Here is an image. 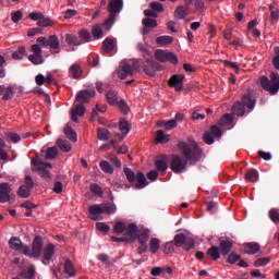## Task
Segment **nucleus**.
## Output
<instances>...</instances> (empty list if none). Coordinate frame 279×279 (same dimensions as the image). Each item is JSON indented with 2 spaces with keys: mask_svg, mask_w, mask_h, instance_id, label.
Segmentation results:
<instances>
[{
  "mask_svg": "<svg viewBox=\"0 0 279 279\" xmlns=\"http://www.w3.org/2000/svg\"><path fill=\"white\" fill-rule=\"evenodd\" d=\"M187 142L179 141L178 149L180 154L184 157V159L177 154L171 155L170 169L175 174H181L186 171L187 165L195 166L199 160H202V156L204 155V150L193 136L187 137Z\"/></svg>",
  "mask_w": 279,
  "mask_h": 279,
  "instance_id": "f257e3e1",
  "label": "nucleus"
},
{
  "mask_svg": "<svg viewBox=\"0 0 279 279\" xmlns=\"http://www.w3.org/2000/svg\"><path fill=\"white\" fill-rule=\"evenodd\" d=\"M37 44L38 45H33L31 47V50L34 52L33 56H41L43 50L40 47H50L53 50L52 54L61 52L60 41L56 35L50 36L49 39H47L46 37H39L37 39Z\"/></svg>",
  "mask_w": 279,
  "mask_h": 279,
  "instance_id": "f03ea898",
  "label": "nucleus"
},
{
  "mask_svg": "<svg viewBox=\"0 0 279 279\" xmlns=\"http://www.w3.org/2000/svg\"><path fill=\"white\" fill-rule=\"evenodd\" d=\"M123 173L126 181L135 189L143 190L148 186L149 182L143 171H137L136 173L129 167L123 168Z\"/></svg>",
  "mask_w": 279,
  "mask_h": 279,
  "instance_id": "7ed1b4c3",
  "label": "nucleus"
},
{
  "mask_svg": "<svg viewBox=\"0 0 279 279\" xmlns=\"http://www.w3.org/2000/svg\"><path fill=\"white\" fill-rule=\"evenodd\" d=\"M124 2L123 0H110L107 5V12L109 13L108 19L104 22L102 26L106 29L112 27L116 22L117 14L121 13L123 10Z\"/></svg>",
  "mask_w": 279,
  "mask_h": 279,
  "instance_id": "20e7f679",
  "label": "nucleus"
},
{
  "mask_svg": "<svg viewBox=\"0 0 279 279\" xmlns=\"http://www.w3.org/2000/svg\"><path fill=\"white\" fill-rule=\"evenodd\" d=\"M256 105V99L251 94H245L242 96V102L236 101L232 106V112L235 114V117H244L245 114V106L248 108L250 112L254 110Z\"/></svg>",
  "mask_w": 279,
  "mask_h": 279,
  "instance_id": "39448f33",
  "label": "nucleus"
},
{
  "mask_svg": "<svg viewBox=\"0 0 279 279\" xmlns=\"http://www.w3.org/2000/svg\"><path fill=\"white\" fill-rule=\"evenodd\" d=\"M44 250V240L41 235H36V238L33 241L32 248L29 246H24L23 254L29 258H35L38 260L43 254Z\"/></svg>",
  "mask_w": 279,
  "mask_h": 279,
  "instance_id": "423d86ee",
  "label": "nucleus"
},
{
  "mask_svg": "<svg viewBox=\"0 0 279 279\" xmlns=\"http://www.w3.org/2000/svg\"><path fill=\"white\" fill-rule=\"evenodd\" d=\"M260 84L265 90L269 92L271 95H276L279 92V75L272 72L270 80L266 76H262Z\"/></svg>",
  "mask_w": 279,
  "mask_h": 279,
  "instance_id": "0eeeda50",
  "label": "nucleus"
},
{
  "mask_svg": "<svg viewBox=\"0 0 279 279\" xmlns=\"http://www.w3.org/2000/svg\"><path fill=\"white\" fill-rule=\"evenodd\" d=\"M117 213V205L111 203L94 204L89 206V215L99 216L102 214L112 215Z\"/></svg>",
  "mask_w": 279,
  "mask_h": 279,
  "instance_id": "6e6552de",
  "label": "nucleus"
},
{
  "mask_svg": "<svg viewBox=\"0 0 279 279\" xmlns=\"http://www.w3.org/2000/svg\"><path fill=\"white\" fill-rule=\"evenodd\" d=\"M141 68L143 69V72L150 77H155L156 73L162 70L161 64L153 59H146L143 61L141 63Z\"/></svg>",
  "mask_w": 279,
  "mask_h": 279,
  "instance_id": "1a4fd4ad",
  "label": "nucleus"
},
{
  "mask_svg": "<svg viewBox=\"0 0 279 279\" xmlns=\"http://www.w3.org/2000/svg\"><path fill=\"white\" fill-rule=\"evenodd\" d=\"M154 57L156 60H158L159 62H162V63L170 62L172 64H179L178 56L168 50L158 49L155 51Z\"/></svg>",
  "mask_w": 279,
  "mask_h": 279,
  "instance_id": "9d476101",
  "label": "nucleus"
},
{
  "mask_svg": "<svg viewBox=\"0 0 279 279\" xmlns=\"http://www.w3.org/2000/svg\"><path fill=\"white\" fill-rule=\"evenodd\" d=\"M34 181L33 178L31 175H26L25 177V183L23 185L20 186L19 191H17V195L21 198H28L31 196V192L34 189Z\"/></svg>",
  "mask_w": 279,
  "mask_h": 279,
  "instance_id": "9b49d317",
  "label": "nucleus"
},
{
  "mask_svg": "<svg viewBox=\"0 0 279 279\" xmlns=\"http://www.w3.org/2000/svg\"><path fill=\"white\" fill-rule=\"evenodd\" d=\"M12 199V187L10 183H0V204L9 203Z\"/></svg>",
  "mask_w": 279,
  "mask_h": 279,
  "instance_id": "f8f14e48",
  "label": "nucleus"
},
{
  "mask_svg": "<svg viewBox=\"0 0 279 279\" xmlns=\"http://www.w3.org/2000/svg\"><path fill=\"white\" fill-rule=\"evenodd\" d=\"M96 92L95 89H83L76 93L75 101L78 104H88L93 97H95Z\"/></svg>",
  "mask_w": 279,
  "mask_h": 279,
  "instance_id": "ddd939ff",
  "label": "nucleus"
},
{
  "mask_svg": "<svg viewBox=\"0 0 279 279\" xmlns=\"http://www.w3.org/2000/svg\"><path fill=\"white\" fill-rule=\"evenodd\" d=\"M233 247V240L231 238H219V246L220 254L222 256H227L231 253V250Z\"/></svg>",
  "mask_w": 279,
  "mask_h": 279,
  "instance_id": "4468645a",
  "label": "nucleus"
},
{
  "mask_svg": "<svg viewBox=\"0 0 279 279\" xmlns=\"http://www.w3.org/2000/svg\"><path fill=\"white\" fill-rule=\"evenodd\" d=\"M185 75L175 74L170 77L168 85L173 87L177 92L183 90Z\"/></svg>",
  "mask_w": 279,
  "mask_h": 279,
  "instance_id": "2eb2a0df",
  "label": "nucleus"
},
{
  "mask_svg": "<svg viewBox=\"0 0 279 279\" xmlns=\"http://www.w3.org/2000/svg\"><path fill=\"white\" fill-rule=\"evenodd\" d=\"M124 236L131 242H135L138 238V226L134 222H131L126 231L124 232Z\"/></svg>",
  "mask_w": 279,
  "mask_h": 279,
  "instance_id": "dca6fc26",
  "label": "nucleus"
},
{
  "mask_svg": "<svg viewBox=\"0 0 279 279\" xmlns=\"http://www.w3.org/2000/svg\"><path fill=\"white\" fill-rule=\"evenodd\" d=\"M134 73L133 68L130 64H123L118 71V77L120 80H125L128 76H132Z\"/></svg>",
  "mask_w": 279,
  "mask_h": 279,
  "instance_id": "f3484780",
  "label": "nucleus"
},
{
  "mask_svg": "<svg viewBox=\"0 0 279 279\" xmlns=\"http://www.w3.org/2000/svg\"><path fill=\"white\" fill-rule=\"evenodd\" d=\"M86 112V108L84 107V104L78 102L76 107L72 110V120L74 123H77L78 117H84Z\"/></svg>",
  "mask_w": 279,
  "mask_h": 279,
  "instance_id": "a211bd4d",
  "label": "nucleus"
},
{
  "mask_svg": "<svg viewBox=\"0 0 279 279\" xmlns=\"http://www.w3.org/2000/svg\"><path fill=\"white\" fill-rule=\"evenodd\" d=\"M54 255V244H47V246L44 248V258L43 260L44 265H48L46 262H50Z\"/></svg>",
  "mask_w": 279,
  "mask_h": 279,
  "instance_id": "6ab92c4d",
  "label": "nucleus"
},
{
  "mask_svg": "<svg viewBox=\"0 0 279 279\" xmlns=\"http://www.w3.org/2000/svg\"><path fill=\"white\" fill-rule=\"evenodd\" d=\"M65 41L69 46H74V47H78L83 45V41L76 35H73V34H66Z\"/></svg>",
  "mask_w": 279,
  "mask_h": 279,
  "instance_id": "aec40b11",
  "label": "nucleus"
},
{
  "mask_svg": "<svg viewBox=\"0 0 279 279\" xmlns=\"http://www.w3.org/2000/svg\"><path fill=\"white\" fill-rule=\"evenodd\" d=\"M101 49L104 51V53L109 54L114 50V41L111 38H106L102 41V46Z\"/></svg>",
  "mask_w": 279,
  "mask_h": 279,
  "instance_id": "412c9836",
  "label": "nucleus"
},
{
  "mask_svg": "<svg viewBox=\"0 0 279 279\" xmlns=\"http://www.w3.org/2000/svg\"><path fill=\"white\" fill-rule=\"evenodd\" d=\"M207 256H209L214 262L219 260L221 256V251L219 246H210V248L207 250Z\"/></svg>",
  "mask_w": 279,
  "mask_h": 279,
  "instance_id": "4be33fe9",
  "label": "nucleus"
},
{
  "mask_svg": "<svg viewBox=\"0 0 279 279\" xmlns=\"http://www.w3.org/2000/svg\"><path fill=\"white\" fill-rule=\"evenodd\" d=\"M69 73L71 74V76L74 78V80H80L82 74H83V71H82V68L80 64L77 63H74L70 69H69Z\"/></svg>",
  "mask_w": 279,
  "mask_h": 279,
  "instance_id": "5701e85b",
  "label": "nucleus"
},
{
  "mask_svg": "<svg viewBox=\"0 0 279 279\" xmlns=\"http://www.w3.org/2000/svg\"><path fill=\"white\" fill-rule=\"evenodd\" d=\"M9 245L12 250L20 252L21 250H24L25 246H23L22 240L20 238H11L9 240Z\"/></svg>",
  "mask_w": 279,
  "mask_h": 279,
  "instance_id": "b1692460",
  "label": "nucleus"
},
{
  "mask_svg": "<svg viewBox=\"0 0 279 279\" xmlns=\"http://www.w3.org/2000/svg\"><path fill=\"white\" fill-rule=\"evenodd\" d=\"M161 241L159 238H150L149 240V251L151 254H156L160 250Z\"/></svg>",
  "mask_w": 279,
  "mask_h": 279,
  "instance_id": "393cba45",
  "label": "nucleus"
},
{
  "mask_svg": "<svg viewBox=\"0 0 279 279\" xmlns=\"http://www.w3.org/2000/svg\"><path fill=\"white\" fill-rule=\"evenodd\" d=\"M186 235L185 233H177V235H174L172 242L174 243L175 247H182L185 245L186 243Z\"/></svg>",
  "mask_w": 279,
  "mask_h": 279,
  "instance_id": "a878e982",
  "label": "nucleus"
},
{
  "mask_svg": "<svg viewBox=\"0 0 279 279\" xmlns=\"http://www.w3.org/2000/svg\"><path fill=\"white\" fill-rule=\"evenodd\" d=\"M99 168L104 173H107V174H113L114 173V169H113L112 165L107 160H101L99 162Z\"/></svg>",
  "mask_w": 279,
  "mask_h": 279,
  "instance_id": "bb28decb",
  "label": "nucleus"
},
{
  "mask_svg": "<svg viewBox=\"0 0 279 279\" xmlns=\"http://www.w3.org/2000/svg\"><path fill=\"white\" fill-rule=\"evenodd\" d=\"M110 133L108 131V129L105 128H98L97 129V138L100 142H107L110 140Z\"/></svg>",
  "mask_w": 279,
  "mask_h": 279,
  "instance_id": "cd10ccee",
  "label": "nucleus"
},
{
  "mask_svg": "<svg viewBox=\"0 0 279 279\" xmlns=\"http://www.w3.org/2000/svg\"><path fill=\"white\" fill-rule=\"evenodd\" d=\"M156 142L159 144H167L170 142V135L165 134L163 130H158L156 132Z\"/></svg>",
  "mask_w": 279,
  "mask_h": 279,
  "instance_id": "c85d7f7f",
  "label": "nucleus"
},
{
  "mask_svg": "<svg viewBox=\"0 0 279 279\" xmlns=\"http://www.w3.org/2000/svg\"><path fill=\"white\" fill-rule=\"evenodd\" d=\"M247 182L256 183L259 179L258 171L256 169H250L245 175Z\"/></svg>",
  "mask_w": 279,
  "mask_h": 279,
  "instance_id": "c756f323",
  "label": "nucleus"
},
{
  "mask_svg": "<svg viewBox=\"0 0 279 279\" xmlns=\"http://www.w3.org/2000/svg\"><path fill=\"white\" fill-rule=\"evenodd\" d=\"M260 246L257 243L250 242L244 246V251L248 255H254L259 251Z\"/></svg>",
  "mask_w": 279,
  "mask_h": 279,
  "instance_id": "7c9ffc66",
  "label": "nucleus"
},
{
  "mask_svg": "<svg viewBox=\"0 0 279 279\" xmlns=\"http://www.w3.org/2000/svg\"><path fill=\"white\" fill-rule=\"evenodd\" d=\"M119 130L122 135L126 136L130 133V124L126 119L122 118L119 121Z\"/></svg>",
  "mask_w": 279,
  "mask_h": 279,
  "instance_id": "2f4dec72",
  "label": "nucleus"
},
{
  "mask_svg": "<svg viewBox=\"0 0 279 279\" xmlns=\"http://www.w3.org/2000/svg\"><path fill=\"white\" fill-rule=\"evenodd\" d=\"M64 133H65L68 140H70L73 143L77 142V133L73 130L72 126L68 125L64 129Z\"/></svg>",
  "mask_w": 279,
  "mask_h": 279,
  "instance_id": "473e14b6",
  "label": "nucleus"
},
{
  "mask_svg": "<svg viewBox=\"0 0 279 279\" xmlns=\"http://www.w3.org/2000/svg\"><path fill=\"white\" fill-rule=\"evenodd\" d=\"M233 123V117L230 113H226L220 119L219 125H222V128H229Z\"/></svg>",
  "mask_w": 279,
  "mask_h": 279,
  "instance_id": "72a5a7b5",
  "label": "nucleus"
},
{
  "mask_svg": "<svg viewBox=\"0 0 279 279\" xmlns=\"http://www.w3.org/2000/svg\"><path fill=\"white\" fill-rule=\"evenodd\" d=\"M57 145L59 146V148L63 151V153H70L72 149L71 144L62 138H58L57 141Z\"/></svg>",
  "mask_w": 279,
  "mask_h": 279,
  "instance_id": "f704fd0d",
  "label": "nucleus"
},
{
  "mask_svg": "<svg viewBox=\"0 0 279 279\" xmlns=\"http://www.w3.org/2000/svg\"><path fill=\"white\" fill-rule=\"evenodd\" d=\"M78 39L83 41V45L92 41V35L87 29L78 31Z\"/></svg>",
  "mask_w": 279,
  "mask_h": 279,
  "instance_id": "c9c22d12",
  "label": "nucleus"
},
{
  "mask_svg": "<svg viewBox=\"0 0 279 279\" xmlns=\"http://www.w3.org/2000/svg\"><path fill=\"white\" fill-rule=\"evenodd\" d=\"M174 17L177 20H183V19L187 17V12L184 9L183 4H180L179 7H177V9L174 11Z\"/></svg>",
  "mask_w": 279,
  "mask_h": 279,
  "instance_id": "e433bc0d",
  "label": "nucleus"
},
{
  "mask_svg": "<svg viewBox=\"0 0 279 279\" xmlns=\"http://www.w3.org/2000/svg\"><path fill=\"white\" fill-rule=\"evenodd\" d=\"M174 41L172 36H160L156 38V43L160 46L171 45Z\"/></svg>",
  "mask_w": 279,
  "mask_h": 279,
  "instance_id": "4c0bfd02",
  "label": "nucleus"
},
{
  "mask_svg": "<svg viewBox=\"0 0 279 279\" xmlns=\"http://www.w3.org/2000/svg\"><path fill=\"white\" fill-rule=\"evenodd\" d=\"M106 98H107L108 104L111 105V106L117 105L119 102L118 101V94L113 90H109L106 94Z\"/></svg>",
  "mask_w": 279,
  "mask_h": 279,
  "instance_id": "58836bf2",
  "label": "nucleus"
},
{
  "mask_svg": "<svg viewBox=\"0 0 279 279\" xmlns=\"http://www.w3.org/2000/svg\"><path fill=\"white\" fill-rule=\"evenodd\" d=\"M149 238L150 231L148 229H145L144 231H141V233L137 234L138 243H147Z\"/></svg>",
  "mask_w": 279,
  "mask_h": 279,
  "instance_id": "ea45409f",
  "label": "nucleus"
},
{
  "mask_svg": "<svg viewBox=\"0 0 279 279\" xmlns=\"http://www.w3.org/2000/svg\"><path fill=\"white\" fill-rule=\"evenodd\" d=\"M34 170H35V172H38V174L43 179L50 180V172L47 169H45V168H43L40 166H34Z\"/></svg>",
  "mask_w": 279,
  "mask_h": 279,
  "instance_id": "a19ab883",
  "label": "nucleus"
},
{
  "mask_svg": "<svg viewBox=\"0 0 279 279\" xmlns=\"http://www.w3.org/2000/svg\"><path fill=\"white\" fill-rule=\"evenodd\" d=\"M59 150L56 146L49 147L46 151L47 160H54L58 157Z\"/></svg>",
  "mask_w": 279,
  "mask_h": 279,
  "instance_id": "79ce46f5",
  "label": "nucleus"
},
{
  "mask_svg": "<svg viewBox=\"0 0 279 279\" xmlns=\"http://www.w3.org/2000/svg\"><path fill=\"white\" fill-rule=\"evenodd\" d=\"M125 230H126V225L123 221H117L113 225V232L116 234H121V233L125 232Z\"/></svg>",
  "mask_w": 279,
  "mask_h": 279,
  "instance_id": "37998d69",
  "label": "nucleus"
},
{
  "mask_svg": "<svg viewBox=\"0 0 279 279\" xmlns=\"http://www.w3.org/2000/svg\"><path fill=\"white\" fill-rule=\"evenodd\" d=\"M117 106H118L120 112H122V114H129L130 107L124 99L119 100Z\"/></svg>",
  "mask_w": 279,
  "mask_h": 279,
  "instance_id": "c03bdc74",
  "label": "nucleus"
},
{
  "mask_svg": "<svg viewBox=\"0 0 279 279\" xmlns=\"http://www.w3.org/2000/svg\"><path fill=\"white\" fill-rule=\"evenodd\" d=\"M5 137L12 143V144H17L21 142V135L17 133L13 132H7Z\"/></svg>",
  "mask_w": 279,
  "mask_h": 279,
  "instance_id": "a18cd8bd",
  "label": "nucleus"
},
{
  "mask_svg": "<svg viewBox=\"0 0 279 279\" xmlns=\"http://www.w3.org/2000/svg\"><path fill=\"white\" fill-rule=\"evenodd\" d=\"M25 52H26L25 47H24V46H21V47H19V49H17L16 51H14V52L12 53V58H13L14 60H22V59L24 58Z\"/></svg>",
  "mask_w": 279,
  "mask_h": 279,
  "instance_id": "49530a36",
  "label": "nucleus"
},
{
  "mask_svg": "<svg viewBox=\"0 0 279 279\" xmlns=\"http://www.w3.org/2000/svg\"><path fill=\"white\" fill-rule=\"evenodd\" d=\"M142 24L146 28H156L158 26V22L150 17L143 20Z\"/></svg>",
  "mask_w": 279,
  "mask_h": 279,
  "instance_id": "de8ad7c7",
  "label": "nucleus"
},
{
  "mask_svg": "<svg viewBox=\"0 0 279 279\" xmlns=\"http://www.w3.org/2000/svg\"><path fill=\"white\" fill-rule=\"evenodd\" d=\"M155 167L160 172H166L168 170V163L162 159H157L155 161Z\"/></svg>",
  "mask_w": 279,
  "mask_h": 279,
  "instance_id": "09e8293b",
  "label": "nucleus"
},
{
  "mask_svg": "<svg viewBox=\"0 0 279 279\" xmlns=\"http://www.w3.org/2000/svg\"><path fill=\"white\" fill-rule=\"evenodd\" d=\"M203 141L206 145H214L215 144V138L213 136V133H210V131H206L204 134H203Z\"/></svg>",
  "mask_w": 279,
  "mask_h": 279,
  "instance_id": "8fccbe9b",
  "label": "nucleus"
},
{
  "mask_svg": "<svg viewBox=\"0 0 279 279\" xmlns=\"http://www.w3.org/2000/svg\"><path fill=\"white\" fill-rule=\"evenodd\" d=\"M28 60L35 65L43 64L45 61L41 54H31Z\"/></svg>",
  "mask_w": 279,
  "mask_h": 279,
  "instance_id": "3c124183",
  "label": "nucleus"
},
{
  "mask_svg": "<svg viewBox=\"0 0 279 279\" xmlns=\"http://www.w3.org/2000/svg\"><path fill=\"white\" fill-rule=\"evenodd\" d=\"M32 165L34 167H40L44 168L45 170L47 169H52V165L50 162H45L43 160H32Z\"/></svg>",
  "mask_w": 279,
  "mask_h": 279,
  "instance_id": "603ef678",
  "label": "nucleus"
},
{
  "mask_svg": "<svg viewBox=\"0 0 279 279\" xmlns=\"http://www.w3.org/2000/svg\"><path fill=\"white\" fill-rule=\"evenodd\" d=\"M64 270H65V272H66L70 277H74V276H75L74 266H73L72 262L69 260V259L65 262Z\"/></svg>",
  "mask_w": 279,
  "mask_h": 279,
  "instance_id": "864d4df0",
  "label": "nucleus"
},
{
  "mask_svg": "<svg viewBox=\"0 0 279 279\" xmlns=\"http://www.w3.org/2000/svg\"><path fill=\"white\" fill-rule=\"evenodd\" d=\"M162 251H163V254H167V255L173 253V252L175 251V244H174V242H173V241H171V242H166V244H165Z\"/></svg>",
  "mask_w": 279,
  "mask_h": 279,
  "instance_id": "5fc2aeb1",
  "label": "nucleus"
},
{
  "mask_svg": "<svg viewBox=\"0 0 279 279\" xmlns=\"http://www.w3.org/2000/svg\"><path fill=\"white\" fill-rule=\"evenodd\" d=\"M269 11H270V14H271L272 22H277L278 17H279L278 7H276V4H269Z\"/></svg>",
  "mask_w": 279,
  "mask_h": 279,
  "instance_id": "6e6d98bb",
  "label": "nucleus"
},
{
  "mask_svg": "<svg viewBox=\"0 0 279 279\" xmlns=\"http://www.w3.org/2000/svg\"><path fill=\"white\" fill-rule=\"evenodd\" d=\"M149 8H150V10H153L156 13H161L165 11V7H163V4H161V2H151L149 4Z\"/></svg>",
  "mask_w": 279,
  "mask_h": 279,
  "instance_id": "4d7b16f0",
  "label": "nucleus"
},
{
  "mask_svg": "<svg viewBox=\"0 0 279 279\" xmlns=\"http://www.w3.org/2000/svg\"><path fill=\"white\" fill-rule=\"evenodd\" d=\"M92 36H94V38H96V39H101L104 37V32H102L101 27L94 26V28H92Z\"/></svg>",
  "mask_w": 279,
  "mask_h": 279,
  "instance_id": "13d9d810",
  "label": "nucleus"
},
{
  "mask_svg": "<svg viewBox=\"0 0 279 279\" xmlns=\"http://www.w3.org/2000/svg\"><path fill=\"white\" fill-rule=\"evenodd\" d=\"M14 95L13 87L9 86L4 88V93L2 95V100L7 101L10 100Z\"/></svg>",
  "mask_w": 279,
  "mask_h": 279,
  "instance_id": "bf43d9fd",
  "label": "nucleus"
},
{
  "mask_svg": "<svg viewBox=\"0 0 279 279\" xmlns=\"http://www.w3.org/2000/svg\"><path fill=\"white\" fill-rule=\"evenodd\" d=\"M210 134L215 137V138H221L222 136V132L219 129V126H217L216 124L210 126Z\"/></svg>",
  "mask_w": 279,
  "mask_h": 279,
  "instance_id": "052dcab7",
  "label": "nucleus"
},
{
  "mask_svg": "<svg viewBox=\"0 0 279 279\" xmlns=\"http://www.w3.org/2000/svg\"><path fill=\"white\" fill-rule=\"evenodd\" d=\"M240 259H241V256L232 252L228 254L227 263L234 265Z\"/></svg>",
  "mask_w": 279,
  "mask_h": 279,
  "instance_id": "680f3d73",
  "label": "nucleus"
},
{
  "mask_svg": "<svg viewBox=\"0 0 279 279\" xmlns=\"http://www.w3.org/2000/svg\"><path fill=\"white\" fill-rule=\"evenodd\" d=\"M269 218L274 223L279 222V211L276 208H271L269 211Z\"/></svg>",
  "mask_w": 279,
  "mask_h": 279,
  "instance_id": "e2e57ef3",
  "label": "nucleus"
},
{
  "mask_svg": "<svg viewBox=\"0 0 279 279\" xmlns=\"http://www.w3.org/2000/svg\"><path fill=\"white\" fill-rule=\"evenodd\" d=\"M97 259L107 266H111L110 257L107 254L97 255Z\"/></svg>",
  "mask_w": 279,
  "mask_h": 279,
  "instance_id": "0e129e2a",
  "label": "nucleus"
},
{
  "mask_svg": "<svg viewBox=\"0 0 279 279\" xmlns=\"http://www.w3.org/2000/svg\"><path fill=\"white\" fill-rule=\"evenodd\" d=\"M271 258L265 257V258H259L255 262L256 267H264L270 263Z\"/></svg>",
  "mask_w": 279,
  "mask_h": 279,
  "instance_id": "69168bd1",
  "label": "nucleus"
},
{
  "mask_svg": "<svg viewBox=\"0 0 279 279\" xmlns=\"http://www.w3.org/2000/svg\"><path fill=\"white\" fill-rule=\"evenodd\" d=\"M37 25H38L39 27H50V26L53 25V23H52L51 20L45 19V16H44V19L40 20V21L37 23Z\"/></svg>",
  "mask_w": 279,
  "mask_h": 279,
  "instance_id": "338daca9",
  "label": "nucleus"
},
{
  "mask_svg": "<svg viewBox=\"0 0 279 279\" xmlns=\"http://www.w3.org/2000/svg\"><path fill=\"white\" fill-rule=\"evenodd\" d=\"M276 57L272 59V64L277 70H279V47L274 48Z\"/></svg>",
  "mask_w": 279,
  "mask_h": 279,
  "instance_id": "774afa93",
  "label": "nucleus"
}]
</instances>
